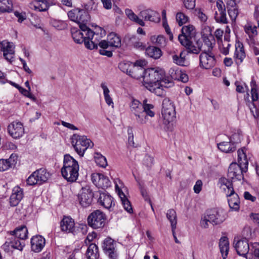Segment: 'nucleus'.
<instances>
[{
	"label": "nucleus",
	"instance_id": "42",
	"mask_svg": "<svg viewBox=\"0 0 259 259\" xmlns=\"http://www.w3.org/2000/svg\"><path fill=\"white\" fill-rule=\"evenodd\" d=\"M125 13L128 18L131 21L142 26H145V22L142 19H140L131 9H126L125 10Z\"/></svg>",
	"mask_w": 259,
	"mask_h": 259
},
{
	"label": "nucleus",
	"instance_id": "56",
	"mask_svg": "<svg viewBox=\"0 0 259 259\" xmlns=\"http://www.w3.org/2000/svg\"><path fill=\"white\" fill-rule=\"evenodd\" d=\"M245 32L248 34L249 37L251 36L256 35L257 34V27L256 26H252L248 24L244 27Z\"/></svg>",
	"mask_w": 259,
	"mask_h": 259
},
{
	"label": "nucleus",
	"instance_id": "62",
	"mask_svg": "<svg viewBox=\"0 0 259 259\" xmlns=\"http://www.w3.org/2000/svg\"><path fill=\"white\" fill-rule=\"evenodd\" d=\"M36 173L33 172L27 179L26 182L27 184L29 186H33L35 185H38L37 184V181L36 179V177H35Z\"/></svg>",
	"mask_w": 259,
	"mask_h": 259
},
{
	"label": "nucleus",
	"instance_id": "19",
	"mask_svg": "<svg viewBox=\"0 0 259 259\" xmlns=\"http://www.w3.org/2000/svg\"><path fill=\"white\" fill-rule=\"evenodd\" d=\"M98 202L104 208L110 210L115 205L113 198L105 192H100Z\"/></svg>",
	"mask_w": 259,
	"mask_h": 259
},
{
	"label": "nucleus",
	"instance_id": "24",
	"mask_svg": "<svg viewBox=\"0 0 259 259\" xmlns=\"http://www.w3.org/2000/svg\"><path fill=\"white\" fill-rule=\"evenodd\" d=\"M23 196L24 194L22 189L18 186L14 187L10 197V203L11 206H17L23 198Z\"/></svg>",
	"mask_w": 259,
	"mask_h": 259
},
{
	"label": "nucleus",
	"instance_id": "23",
	"mask_svg": "<svg viewBox=\"0 0 259 259\" xmlns=\"http://www.w3.org/2000/svg\"><path fill=\"white\" fill-rule=\"evenodd\" d=\"M74 220L70 217H64L60 222L61 230L67 233H73L75 230Z\"/></svg>",
	"mask_w": 259,
	"mask_h": 259
},
{
	"label": "nucleus",
	"instance_id": "34",
	"mask_svg": "<svg viewBox=\"0 0 259 259\" xmlns=\"http://www.w3.org/2000/svg\"><path fill=\"white\" fill-rule=\"evenodd\" d=\"M11 236V237L8 238V240L10 241L11 248L22 251L25 246L24 240H21L20 238H17L16 236Z\"/></svg>",
	"mask_w": 259,
	"mask_h": 259
},
{
	"label": "nucleus",
	"instance_id": "18",
	"mask_svg": "<svg viewBox=\"0 0 259 259\" xmlns=\"http://www.w3.org/2000/svg\"><path fill=\"white\" fill-rule=\"evenodd\" d=\"M31 249L34 252H40L46 244V239L41 235H37L31 238Z\"/></svg>",
	"mask_w": 259,
	"mask_h": 259
},
{
	"label": "nucleus",
	"instance_id": "33",
	"mask_svg": "<svg viewBox=\"0 0 259 259\" xmlns=\"http://www.w3.org/2000/svg\"><path fill=\"white\" fill-rule=\"evenodd\" d=\"M219 247L223 259H226L229 249V243L227 237H222L221 238L219 242Z\"/></svg>",
	"mask_w": 259,
	"mask_h": 259
},
{
	"label": "nucleus",
	"instance_id": "30",
	"mask_svg": "<svg viewBox=\"0 0 259 259\" xmlns=\"http://www.w3.org/2000/svg\"><path fill=\"white\" fill-rule=\"evenodd\" d=\"M218 149L223 152L231 153L236 150L235 145H234L230 141L229 142H221L217 144Z\"/></svg>",
	"mask_w": 259,
	"mask_h": 259
},
{
	"label": "nucleus",
	"instance_id": "10",
	"mask_svg": "<svg viewBox=\"0 0 259 259\" xmlns=\"http://www.w3.org/2000/svg\"><path fill=\"white\" fill-rule=\"evenodd\" d=\"M106 216L100 210L92 212L88 217V223L89 226L94 229L102 228L105 224Z\"/></svg>",
	"mask_w": 259,
	"mask_h": 259
},
{
	"label": "nucleus",
	"instance_id": "41",
	"mask_svg": "<svg viewBox=\"0 0 259 259\" xmlns=\"http://www.w3.org/2000/svg\"><path fill=\"white\" fill-rule=\"evenodd\" d=\"M161 113L163 122L165 124L172 121L176 117L175 109L171 110V111H161Z\"/></svg>",
	"mask_w": 259,
	"mask_h": 259
},
{
	"label": "nucleus",
	"instance_id": "16",
	"mask_svg": "<svg viewBox=\"0 0 259 259\" xmlns=\"http://www.w3.org/2000/svg\"><path fill=\"white\" fill-rule=\"evenodd\" d=\"M0 45L5 58L10 62H13L15 54V46L13 43L4 40L0 42Z\"/></svg>",
	"mask_w": 259,
	"mask_h": 259
},
{
	"label": "nucleus",
	"instance_id": "12",
	"mask_svg": "<svg viewBox=\"0 0 259 259\" xmlns=\"http://www.w3.org/2000/svg\"><path fill=\"white\" fill-rule=\"evenodd\" d=\"M104 252L110 259H117L118 254L116 249V242L110 237L105 238L102 246Z\"/></svg>",
	"mask_w": 259,
	"mask_h": 259
},
{
	"label": "nucleus",
	"instance_id": "31",
	"mask_svg": "<svg viewBox=\"0 0 259 259\" xmlns=\"http://www.w3.org/2000/svg\"><path fill=\"white\" fill-rule=\"evenodd\" d=\"M86 256L88 259H98L99 253L98 246L95 243H91L87 249Z\"/></svg>",
	"mask_w": 259,
	"mask_h": 259
},
{
	"label": "nucleus",
	"instance_id": "52",
	"mask_svg": "<svg viewBox=\"0 0 259 259\" xmlns=\"http://www.w3.org/2000/svg\"><path fill=\"white\" fill-rule=\"evenodd\" d=\"M95 162L100 167H105L107 165L106 158L102 154L97 153L95 156Z\"/></svg>",
	"mask_w": 259,
	"mask_h": 259
},
{
	"label": "nucleus",
	"instance_id": "38",
	"mask_svg": "<svg viewBox=\"0 0 259 259\" xmlns=\"http://www.w3.org/2000/svg\"><path fill=\"white\" fill-rule=\"evenodd\" d=\"M118 195L124 209L130 213L133 212L131 203L122 191H118Z\"/></svg>",
	"mask_w": 259,
	"mask_h": 259
},
{
	"label": "nucleus",
	"instance_id": "48",
	"mask_svg": "<svg viewBox=\"0 0 259 259\" xmlns=\"http://www.w3.org/2000/svg\"><path fill=\"white\" fill-rule=\"evenodd\" d=\"M214 19L217 23L221 24H227L228 23L226 16V11L223 12H215Z\"/></svg>",
	"mask_w": 259,
	"mask_h": 259
},
{
	"label": "nucleus",
	"instance_id": "46",
	"mask_svg": "<svg viewBox=\"0 0 259 259\" xmlns=\"http://www.w3.org/2000/svg\"><path fill=\"white\" fill-rule=\"evenodd\" d=\"M242 139V135L240 130H237L229 137V140L234 145L236 146V148L237 145L241 143Z\"/></svg>",
	"mask_w": 259,
	"mask_h": 259
},
{
	"label": "nucleus",
	"instance_id": "1",
	"mask_svg": "<svg viewBox=\"0 0 259 259\" xmlns=\"http://www.w3.org/2000/svg\"><path fill=\"white\" fill-rule=\"evenodd\" d=\"M164 70L159 68H149L145 70L143 76V85L150 92L158 96L164 94Z\"/></svg>",
	"mask_w": 259,
	"mask_h": 259
},
{
	"label": "nucleus",
	"instance_id": "5",
	"mask_svg": "<svg viewBox=\"0 0 259 259\" xmlns=\"http://www.w3.org/2000/svg\"><path fill=\"white\" fill-rule=\"evenodd\" d=\"M226 218V213L223 209H211L206 211L204 218L201 220V225L204 228H207L208 222L213 226L219 225L225 221Z\"/></svg>",
	"mask_w": 259,
	"mask_h": 259
},
{
	"label": "nucleus",
	"instance_id": "2",
	"mask_svg": "<svg viewBox=\"0 0 259 259\" xmlns=\"http://www.w3.org/2000/svg\"><path fill=\"white\" fill-rule=\"evenodd\" d=\"M182 34L178 37L182 45L184 46L189 53L198 54L202 51V42L195 38V31L193 26H184L181 29Z\"/></svg>",
	"mask_w": 259,
	"mask_h": 259
},
{
	"label": "nucleus",
	"instance_id": "6",
	"mask_svg": "<svg viewBox=\"0 0 259 259\" xmlns=\"http://www.w3.org/2000/svg\"><path fill=\"white\" fill-rule=\"evenodd\" d=\"M95 30L94 31L89 28L84 31L88 39L85 41V47L90 50L97 49L101 38L106 35L105 30L100 27H96Z\"/></svg>",
	"mask_w": 259,
	"mask_h": 259
},
{
	"label": "nucleus",
	"instance_id": "32",
	"mask_svg": "<svg viewBox=\"0 0 259 259\" xmlns=\"http://www.w3.org/2000/svg\"><path fill=\"white\" fill-rule=\"evenodd\" d=\"M34 172L36 173L35 177H36L38 185H41L47 182L50 176L49 172L45 168H40Z\"/></svg>",
	"mask_w": 259,
	"mask_h": 259
},
{
	"label": "nucleus",
	"instance_id": "43",
	"mask_svg": "<svg viewBox=\"0 0 259 259\" xmlns=\"http://www.w3.org/2000/svg\"><path fill=\"white\" fill-rule=\"evenodd\" d=\"M13 4L10 0H0V12L10 13L12 11Z\"/></svg>",
	"mask_w": 259,
	"mask_h": 259
},
{
	"label": "nucleus",
	"instance_id": "59",
	"mask_svg": "<svg viewBox=\"0 0 259 259\" xmlns=\"http://www.w3.org/2000/svg\"><path fill=\"white\" fill-rule=\"evenodd\" d=\"M143 163L147 168H150L154 163V158L149 155L146 154L143 159Z\"/></svg>",
	"mask_w": 259,
	"mask_h": 259
},
{
	"label": "nucleus",
	"instance_id": "63",
	"mask_svg": "<svg viewBox=\"0 0 259 259\" xmlns=\"http://www.w3.org/2000/svg\"><path fill=\"white\" fill-rule=\"evenodd\" d=\"M228 8V14L232 20H235L238 16V9L236 8Z\"/></svg>",
	"mask_w": 259,
	"mask_h": 259
},
{
	"label": "nucleus",
	"instance_id": "22",
	"mask_svg": "<svg viewBox=\"0 0 259 259\" xmlns=\"http://www.w3.org/2000/svg\"><path fill=\"white\" fill-rule=\"evenodd\" d=\"M226 195L230 209L232 210H238L240 207V199L237 194L235 192L234 190H232V192L226 193Z\"/></svg>",
	"mask_w": 259,
	"mask_h": 259
},
{
	"label": "nucleus",
	"instance_id": "7",
	"mask_svg": "<svg viewBox=\"0 0 259 259\" xmlns=\"http://www.w3.org/2000/svg\"><path fill=\"white\" fill-rule=\"evenodd\" d=\"M71 143L75 151L80 156H83L86 150L93 146L90 139L85 136L73 134L71 137Z\"/></svg>",
	"mask_w": 259,
	"mask_h": 259
},
{
	"label": "nucleus",
	"instance_id": "29",
	"mask_svg": "<svg viewBox=\"0 0 259 259\" xmlns=\"http://www.w3.org/2000/svg\"><path fill=\"white\" fill-rule=\"evenodd\" d=\"M245 53L242 44H238V48H236L234 58L237 65H240L245 58Z\"/></svg>",
	"mask_w": 259,
	"mask_h": 259
},
{
	"label": "nucleus",
	"instance_id": "36",
	"mask_svg": "<svg viewBox=\"0 0 259 259\" xmlns=\"http://www.w3.org/2000/svg\"><path fill=\"white\" fill-rule=\"evenodd\" d=\"M107 39L112 48H119L121 47V38L119 35L114 32H111L108 35Z\"/></svg>",
	"mask_w": 259,
	"mask_h": 259
},
{
	"label": "nucleus",
	"instance_id": "20",
	"mask_svg": "<svg viewBox=\"0 0 259 259\" xmlns=\"http://www.w3.org/2000/svg\"><path fill=\"white\" fill-rule=\"evenodd\" d=\"M124 40L127 45L140 50H144L146 48V46L136 35L127 34L125 35Z\"/></svg>",
	"mask_w": 259,
	"mask_h": 259
},
{
	"label": "nucleus",
	"instance_id": "61",
	"mask_svg": "<svg viewBox=\"0 0 259 259\" xmlns=\"http://www.w3.org/2000/svg\"><path fill=\"white\" fill-rule=\"evenodd\" d=\"M243 235L244 236L243 238L246 239H250L252 237V233L251 228L249 226H245L242 231Z\"/></svg>",
	"mask_w": 259,
	"mask_h": 259
},
{
	"label": "nucleus",
	"instance_id": "51",
	"mask_svg": "<svg viewBox=\"0 0 259 259\" xmlns=\"http://www.w3.org/2000/svg\"><path fill=\"white\" fill-rule=\"evenodd\" d=\"M166 218L170 222L171 227H172V224L175 223V226L176 227L177 224V214L176 211L173 209H168L167 211Z\"/></svg>",
	"mask_w": 259,
	"mask_h": 259
},
{
	"label": "nucleus",
	"instance_id": "3",
	"mask_svg": "<svg viewBox=\"0 0 259 259\" xmlns=\"http://www.w3.org/2000/svg\"><path fill=\"white\" fill-rule=\"evenodd\" d=\"M234 247L237 253L246 259H259V242H254L249 246L245 238H235Z\"/></svg>",
	"mask_w": 259,
	"mask_h": 259
},
{
	"label": "nucleus",
	"instance_id": "11",
	"mask_svg": "<svg viewBox=\"0 0 259 259\" xmlns=\"http://www.w3.org/2000/svg\"><path fill=\"white\" fill-rule=\"evenodd\" d=\"M93 197V192L89 186L82 187L78 194L79 204L82 207L85 208L92 204Z\"/></svg>",
	"mask_w": 259,
	"mask_h": 259
},
{
	"label": "nucleus",
	"instance_id": "58",
	"mask_svg": "<svg viewBox=\"0 0 259 259\" xmlns=\"http://www.w3.org/2000/svg\"><path fill=\"white\" fill-rule=\"evenodd\" d=\"M135 116V120L140 124H144L146 123L147 117L145 114L142 112L141 113L134 114Z\"/></svg>",
	"mask_w": 259,
	"mask_h": 259
},
{
	"label": "nucleus",
	"instance_id": "49",
	"mask_svg": "<svg viewBox=\"0 0 259 259\" xmlns=\"http://www.w3.org/2000/svg\"><path fill=\"white\" fill-rule=\"evenodd\" d=\"M133 66V64L131 62L123 61L119 63L118 68L122 72L126 73L129 75Z\"/></svg>",
	"mask_w": 259,
	"mask_h": 259
},
{
	"label": "nucleus",
	"instance_id": "64",
	"mask_svg": "<svg viewBox=\"0 0 259 259\" xmlns=\"http://www.w3.org/2000/svg\"><path fill=\"white\" fill-rule=\"evenodd\" d=\"M250 112L255 118H259V108L254 103V105L249 107Z\"/></svg>",
	"mask_w": 259,
	"mask_h": 259
},
{
	"label": "nucleus",
	"instance_id": "45",
	"mask_svg": "<svg viewBox=\"0 0 259 259\" xmlns=\"http://www.w3.org/2000/svg\"><path fill=\"white\" fill-rule=\"evenodd\" d=\"M203 40L204 44L207 46V49L205 50L206 51L212 52L213 48L212 41L214 42V39L213 35L210 33L208 35H203Z\"/></svg>",
	"mask_w": 259,
	"mask_h": 259
},
{
	"label": "nucleus",
	"instance_id": "21",
	"mask_svg": "<svg viewBox=\"0 0 259 259\" xmlns=\"http://www.w3.org/2000/svg\"><path fill=\"white\" fill-rule=\"evenodd\" d=\"M17 162V156L12 154L8 159H0V171H4L14 167Z\"/></svg>",
	"mask_w": 259,
	"mask_h": 259
},
{
	"label": "nucleus",
	"instance_id": "9",
	"mask_svg": "<svg viewBox=\"0 0 259 259\" xmlns=\"http://www.w3.org/2000/svg\"><path fill=\"white\" fill-rule=\"evenodd\" d=\"M248 163L245 162V165L236 162H232L229 168L227 176L231 180L236 179L240 181L244 178L243 173L247 171Z\"/></svg>",
	"mask_w": 259,
	"mask_h": 259
},
{
	"label": "nucleus",
	"instance_id": "55",
	"mask_svg": "<svg viewBox=\"0 0 259 259\" xmlns=\"http://www.w3.org/2000/svg\"><path fill=\"white\" fill-rule=\"evenodd\" d=\"M176 18L179 26H182L187 23L189 19L188 17L182 12L178 13L176 14Z\"/></svg>",
	"mask_w": 259,
	"mask_h": 259
},
{
	"label": "nucleus",
	"instance_id": "40",
	"mask_svg": "<svg viewBox=\"0 0 259 259\" xmlns=\"http://www.w3.org/2000/svg\"><path fill=\"white\" fill-rule=\"evenodd\" d=\"M33 6L35 10L44 12L48 10L50 4L47 0H37L34 2Z\"/></svg>",
	"mask_w": 259,
	"mask_h": 259
},
{
	"label": "nucleus",
	"instance_id": "35",
	"mask_svg": "<svg viewBox=\"0 0 259 259\" xmlns=\"http://www.w3.org/2000/svg\"><path fill=\"white\" fill-rule=\"evenodd\" d=\"M146 54L150 58L154 59H158L162 55L161 50L155 46H149L145 48Z\"/></svg>",
	"mask_w": 259,
	"mask_h": 259
},
{
	"label": "nucleus",
	"instance_id": "17",
	"mask_svg": "<svg viewBox=\"0 0 259 259\" xmlns=\"http://www.w3.org/2000/svg\"><path fill=\"white\" fill-rule=\"evenodd\" d=\"M181 71L177 67H172L168 70L169 76H166L165 73L164 72V77L163 80L164 88H168L172 87L174 84L173 80H177Z\"/></svg>",
	"mask_w": 259,
	"mask_h": 259
},
{
	"label": "nucleus",
	"instance_id": "37",
	"mask_svg": "<svg viewBox=\"0 0 259 259\" xmlns=\"http://www.w3.org/2000/svg\"><path fill=\"white\" fill-rule=\"evenodd\" d=\"M131 112L132 114H139L143 112V103H141L139 101L133 99L130 104Z\"/></svg>",
	"mask_w": 259,
	"mask_h": 259
},
{
	"label": "nucleus",
	"instance_id": "57",
	"mask_svg": "<svg viewBox=\"0 0 259 259\" xmlns=\"http://www.w3.org/2000/svg\"><path fill=\"white\" fill-rule=\"evenodd\" d=\"M175 109V106L172 102L168 99H165L162 102V111H169Z\"/></svg>",
	"mask_w": 259,
	"mask_h": 259
},
{
	"label": "nucleus",
	"instance_id": "15",
	"mask_svg": "<svg viewBox=\"0 0 259 259\" xmlns=\"http://www.w3.org/2000/svg\"><path fill=\"white\" fill-rule=\"evenodd\" d=\"M93 184L99 188L107 189L111 186V183L108 177L100 173H94L91 175Z\"/></svg>",
	"mask_w": 259,
	"mask_h": 259
},
{
	"label": "nucleus",
	"instance_id": "8",
	"mask_svg": "<svg viewBox=\"0 0 259 259\" xmlns=\"http://www.w3.org/2000/svg\"><path fill=\"white\" fill-rule=\"evenodd\" d=\"M80 16L79 17V26L83 31H85L89 28L87 24L90 20V16L88 11L83 9H74L69 11L68 13V16L70 20H74L78 19L77 15Z\"/></svg>",
	"mask_w": 259,
	"mask_h": 259
},
{
	"label": "nucleus",
	"instance_id": "14",
	"mask_svg": "<svg viewBox=\"0 0 259 259\" xmlns=\"http://www.w3.org/2000/svg\"><path fill=\"white\" fill-rule=\"evenodd\" d=\"M8 132L13 138L17 139L22 137L24 134V128L20 121H13L7 127Z\"/></svg>",
	"mask_w": 259,
	"mask_h": 259
},
{
	"label": "nucleus",
	"instance_id": "44",
	"mask_svg": "<svg viewBox=\"0 0 259 259\" xmlns=\"http://www.w3.org/2000/svg\"><path fill=\"white\" fill-rule=\"evenodd\" d=\"M154 107V105L152 104H148L147 103V100H144L143 101V112L146 115L150 116L151 117H153L155 115V112L153 110Z\"/></svg>",
	"mask_w": 259,
	"mask_h": 259
},
{
	"label": "nucleus",
	"instance_id": "13",
	"mask_svg": "<svg viewBox=\"0 0 259 259\" xmlns=\"http://www.w3.org/2000/svg\"><path fill=\"white\" fill-rule=\"evenodd\" d=\"M200 66L205 69H209L213 67L216 63L214 54L212 52L206 51L204 50L199 56Z\"/></svg>",
	"mask_w": 259,
	"mask_h": 259
},
{
	"label": "nucleus",
	"instance_id": "50",
	"mask_svg": "<svg viewBox=\"0 0 259 259\" xmlns=\"http://www.w3.org/2000/svg\"><path fill=\"white\" fill-rule=\"evenodd\" d=\"M251 86V99L254 103L259 98V94L257 88V85L255 81L254 80H252L250 82Z\"/></svg>",
	"mask_w": 259,
	"mask_h": 259
},
{
	"label": "nucleus",
	"instance_id": "27",
	"mask_svg": "<svg viewBox=\"0 0 259 259\" xmlns=\"http://www.w3.org/2000/svg\"><path fill=\"white\" fill-rule=\"evenodd\" d=\"M98 46L100 47L99 52L100 54L106 56L108 57H111L113 55L112 47L110 45L108 40H102L100 42Z\"/></svg>",
	"mask_w": 259,
	"mask_h": 259
},
{
	"label": "nucleus",
	"instance_id": "26",
	"mask_svg": "<svg viewBox=\"0 0 259 259\" xmlns=\"http://www.w3.org/2000/svg\"><path fill=\"white\" fill-rule=\"evenodd\" d=\"M71 33L72 37L75 42L78 44H81L84 42L85 45V41H87V35H85L84 31H83L80 28L78 29L76 28H72L71 29Z\"/></svg>",
	"mask_w": 259,
	"mask_h": 259
},
{
	"label": "nucleus",
	"instance_id": "53",
	"mask_svg": "<svg viewBox=\"0 0 259 259\" xmlns=\"http://www.w3.org/2000/svg\"><path fill=\"white\" fill-rule=\"evenodd\" d=\"M245 148L244 147L243 148L238 149L237 151L238 163L243 165H245V162L248 163L246 155L245 153Z\"/></svg>",
	"mask_w": 259,
	"mask_h": 259
},
{
	"label": "nucleus",
	"instance_id": "4",
	"mask_svg": "<svg viewBox=\"0 0 259 259\" xmlns=\"http://www.w3.org/2000/svg\"><path fill=\"white\" fill-rule=\"evenodd\" d=\"M79 164L78 161L69 154L64 155L63 165L61 173L68 182H75L79 176Z\"/></svg>",
	"mask_w": 259,
	"mask_h": 259
},
{
	"label": "nucleus",
	"instance_id": "54",
	"mask_svg": "<svg viewBox=\"0 0 259 259\" xmlns=\"http://www.w3.org/2000/svg\"><path fill=\"white\" fill-rule=\"evenodd\" d=\"M221 186H225L228 190L227 193L232 192V190H234L232 180L230 179H226L225 178H222L219 180Z\"/></svg>",
	"mask_w": 259,
	"mask_h": 259
},
{
	"label": "nucleus",
	"instance_id": "47",
	"mask_svg": "<svg viewBox=\"0 0 259 259\" xmlns=\"http://www.w3.org/2000/svg\"><path fill=\"white\" fill-rule=\"evenodd\" d=\"M172 58L174 63L179 65V66H186L185 62V55L184 54L183 52H181L180 54L178 55H174L172 56Z\"/></svg>",
	"mask_w": 259,
	"mask_h": 259
},
{
	"label": "nucleus",
	"instance_id": "39",
	"mask_svg": "<svg viewBox=\"0 0 259 259\" xmlns=\"http://www.w3.org/2000/svg\"><path fill=\"white\" fill-rule=\"evenodd\" d=\"M145 70L144 68H140L133 65L131 68L129 76L137 79H139L141 78H143Z\"/></svg>",
	"mask_w": 259,
	"mask_h": 259
},
{
	"label": "nucleus",
	"instance_id": "25",
	"mask_svg": "<svg viewBox=\"0 0 259 259\" xmlns=\"http://www.w3.org/2000/svg\"><path fill=\"white\" fill-rule=\"evenodd\" d=\"M140 16L144 19L145 21L159 22L160 20L159 13L151 9L142 11L140 13Z\"/></svg>",
	"mask_w": 259,
	"mask_h": 259
},
{
	"label": "nucleus",
	"instance_id": "28",
	"mask_svg": "<svg viewBox=\"0 0 259 259\" xmlns=\"http://www.w3.org/2000/svg\"><path fill=\"white\" fill-rule=\"evenodd\" d=\"M10 235L24 240L28 237V230L25 226L17 227L14 231L10 232Z\"/></svg>",
	"mask_w": 259,
	"mask_h": 259
},
{
	"label": "nucleus",
	"instance_id": "60",
	"mask_svg": "<svg viewBox=\"0 0 259 259\" xmlns=\"http://www.w3.org/2000/svg\"><path fill=\"white\" fill-rule=\"evenodd\" d=\"M244 85L245 86V88L246 89V94L244 96V100L246 103V105L249 107L251 106V105H254V103L253 102L252 100L251 101L249 99V88L248 87L246 84L245 83H244Z\"/></svg>",
	"mask_w": 259,
	"mask_h": 259
}]
</instances>
